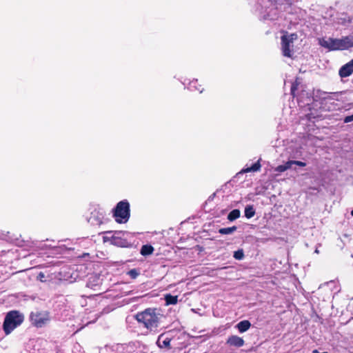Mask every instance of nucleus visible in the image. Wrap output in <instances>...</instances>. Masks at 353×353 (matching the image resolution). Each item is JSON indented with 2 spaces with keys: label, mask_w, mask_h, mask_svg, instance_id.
I'll return each instance as SVG.
<instances>
[{
  "label": "nucleus",
  "mask_w": 353,
  "mask_h": 353,
  "mask_svg": "<svg viewBox=\"0 0 353 353\" xmlns=\"http://www.w3.org/2000/svg\"><path fill=\"white\" fill-rule=\"evenodd\" d=\"M319 44L329 51L344 50L353 48V32L340 39L323 37L318 39Z\"/></svg>",
  "instance_id": "nucleus-1"
},
{
  "label": "nucleus",
  "mask_w": 353,
  "mask_h": 353,
  "mask_svg": "<svg viewBox=\"0 0 353 353\" xmlns=\"http://www.w3.org/2000/svg\"><path fill=\"white\" fill-rule=\"evenodd\" d=\"M163 314L157 308H147L136 315V319L139 323H143L147 329L152 331L156 330L160 324Z\"/></svg>",
  "instance_id": "nucleus-2"
},
{
  "label": "nucleus",
  "mask_w": 353,
  "mask_h": 353,
  "mask_svg": "<svg viewBox=\"0 0 353 353\" xmlns=\"http://www.w3.org/2000/svg\"><path fill=\"white\" fill-rule=\"evenodd\" d=\"M23 316L18 311H11L8 312L4 319L3 328L6 334H9L17 326L20 325L23 321Z\"/></svg>",
  "instance_id": "nucleus-3"
},
{
  "label": "nucleus",
  "mask_w": 353,
  "mask_h": 353,
  "mask_svg": "<svg viewBox=\"0 0 353 353\" xmlns=\"http://www.w3.org/2000/svg\"><path fill=\"white\" fill-rule=\"evenodd\" d=\"M114 216L118 223H125L130 218V204L126 200L119 202L114 210Z\"/></svg>",
  "instance_id": "nucleus-4"
},
{
  "label": "nucleus",
  "mask_w": 353,
  "mask_h": 353,
  "mask_svg": "<svg viewBox=\"0 0 353 353\" xmlns=\"http://www.w3.org/2000/svg\"><path fill=\"white\" fill-rule=\"evenodd\" d=\"M126 232H116L114 235L112 236V244L122 248H128L131 245V244L125 239L123 238Z\"/></svg>",
  "instance_id": "nucleus-5"
},
{
  "label": "nucleus",
  "mask_w": 353,
  "mask_h": 353,
  "mask_svg": "<svg viewBox=\"0 0 353 353\" xmlns=\"http://www.w3.org/2000/svg\"><path fill=\"white\" fill-rule=\"evenodd\" d=\"M30 319L32 323L38 327H42L48 321L46 314L39 312L31 313Z\"/></svg>",
  "instance_id": "nucleus-6"
},
{
  "label": "nucleus",
  "mask_w": 353,
  "mask_h": 353,
  "mask_svg": "<svg viewBox=\"0 0 353 353\" xmlns=\"http://www.w3.org/2000/svg\"><path fill=\"white\" fill-rule=\"evenodd\" d=\"M281 46L283 56L287 57H291V48L293 47V42H290L289 40H288V37L286 35H283L281 37Z\"/></svg>",
  "instance_id": "nucleus-7"
},
{
  "label": "nucleus",
  "mask_w": 353,
  "mask_h": 353,
  "mask_svg": "<svg viewBox=\"0 0 353 353\" xmlns=\"http://www.w3.org/2000/svg\"><path fill=\"white\" fill-rule=\"evenodd\" d=\"M274 6V9L282 11H286L292 4L291 0H270Z\"/></svg>",
  "instance_id": "nucleus-8"
},
{
  "label": "nucleus",
  "mask_w": 353,
  "mask_h": 353,
  "mask_svg": "<svg viewBox=\"0 0 353 353\" xmlns=\"http://www.w3.org/2000/svg\"><path fill=\"white\" fill-rule=\"evenodd\" d=\"M226 343L230 346L241 347L243 346L245 341L243 339V338L240 336H238L236 335H232L228 337Z\"/></svg>",
  "instance_id": "nucleus-9"
},
{
  "label": "nucleus",
  "mask_w": 353,
  "mask_h": 353,
  "mask_svg": "<svg viewBox=\"0 0 353 353\" xmlns=\"http://www.w3.org/2000/svg\"><path fill=\"white\" fill-rule=\"evenodd\" d=\"M353 73V67L349 61L343 65L339 71V74L341 78H345L350 76Z\"/></svg>",
  "instance_id": "nucleus-10"
},
{
  "label": "nucleus",
  "mask_w": 353,
  "mask_h": 353,
  "mask_svg": "<svg viewBox=\"0 0 353 353\" xmlns=\"http://www.w3.org/2000/svg\"><path fill=\"white\" fill-rule=\"evenodd\" d=\"M251 327V323L248 320H244L240 321L239 323L236 324V327L238 329L239 332L243 333L246 332L249 328Z\"/></svg>",
  "instance_id": "nucleus-11"
},
{
  "label": "nucleus",
  "mask_w": 353,
  "mask_h": 353,
  "mask_svg": "<svg viewBox=\"0 0 353 353\" xmlns=\"http://www.w3.org/2000/svg\"><path fill=\"white\" fill-rule=\"evenodd\" d=\"M170 339L168 337L164 338L163 335H160L157 340V345L161 348L168 347L170 344Z\"/></svg>",
  "instance_id": "nucleus-12"
},
{
  "label": "nucleus",
  "mask_w": 353,
  "mask_h": 353,
  "mask_svg": "<svg viewBox=\"0 0 353 353\" xmlns=\"http://www.w3.org/2000/svg\"><path fill=\"white\" fill-rule=\"evenodd\" d=\"M260 168H261V164H260L259 161H258L256 163H254L252 166L243 169L241 172L246 173V172H256V171H259L260 170Z\"/></svg>",
  "instance_id": "nucleus-13"
},
{
  "label": "nucleus",
  "mask_w": 353,
  "mask_h": 353,
  "mask_svg": "<svg viewBox=\"0 0 353 353\" xmlns=\"http://www.w3.org/2000/svg\"><path fill=\"white\" fill-rule=\"evenodd\" d=\"M154 251V248L150 245H144L141 247V254L143 256L152 254Z\"/></svg>",
  "instance_id": "nucleus-14"
},
{
  "label": "nucleus",
  "mask_w": 353,
  "mask_h": 353,
  "mask_svg": "<svg viewBox=\"0 0 353 353\" xmlns=\"http://www.w3.org/2000/svg\"><path fill=\"white\" fill-rule=\"evenodd\" d=\"M165 301L166 305H174L178 301V296L168 294L165 295Z\"/></svg>",
  "instance_id": "nucleus-15"
},
{
  "label": "nucleus",
  "mask_w": 353,
  "mask_h": 353,
  "mask_svg": "<svg viewBox=\"0 0 353 353\" xmlns=\"http://www.w3.org/2000/svg\"><path fill=\"white\" fill-rule=\"evenodd\" d=\"M241 212L239 210L235 209L232 210L228 215V219L233 221L240 216Z\"/></svg>",
  "instance_id": "nucleus-16"
},
{
  "label": "nucleus",
  "mask_w": 353,
  "mask_h": 353,
  "mask_svg": "<svg viewBox=\"0 0 353 353\" xmlns=\"http://www.w3.org/2000/svg\"><path fill=\"white\" fill-rule=\"evenodd\" d=\"M255 214V210L252 205H247L245 208V216L248 219L253 217Z\"/></svg>",
  "instance_id": "nucleus-17"
},
{
  "label": "nucleus",
  "mask_w": 353,
  "mask_h": 353,
  "mask_svg": "<svg viewBox=\"0 0 353 353\" xmlns=\"http://www.w3.org/2000/svg\"><path fill=\"white\" fill-rule=\"evenodd\" d=\"M237 230L236 226H232L230 228H221L219 230V232L221 234H230L234 232Z\"/></svg>",
  "instance_id": "nucleus-18"
},
{
  "label": "nucleus",
  "mask_w": 353,
  "mask_h": 353,
  "mask_svg": "<svg viewBox=\"0 0 353 353\" xmlns=\"http://www.w3.org/2000/svg\"><path fill=\"white\" fill-rule=\"evenodd\" d=\"M234 258L236 260H242L244 257V253L243 250H238L234 252Z\"/></svg>",
  "instance_id": "nucleus-19"
},
{
  "label": "nucleus",
  "mask_w": 353,
  "mask_h": 353,
  "mask_svg": "<svg viewBox=\"0 0 353 353\" xmlns=\"http://www.w3.org/2000/svg\"><path fill=\"white\" fill-rule=\"evenodd\" d=\"M128 274L131 278L136 279L139 274L135 269H132L128 272Z\"/></svg>",
  "instance_id": "nucleus-20"
},
{
  "label": "nucleus",
  "mask_w": 353,
  "mask_h": 353,
  "mask_svg": "<svg viewBox=\"0 0 353 353\" xmlns=\"http://www.w3.org/2000/svg\"><path fill=\"white\" fill-rule=\"evenodd\" d=\"M288 37V40H289L290 42H293L294 40L297 39V35L296 34H291L290 35H286Z\"/></svg>",
  "instance_id": "nucleus-21"
},
{
  "label": "nucleus",
  "mask_w": 353,
  "mask_h": 353,
  "mask_svg": "<svg viewBox=\"0 0 353 353\" xmlns=\"http://www.w3.org/2000/svg\"><path fill=\"white\" fill-rule=\"evenodd\" d=\"M293 165H296L300 167H305L306 165V163L305 162L300 161H293Z\"/></svg>",
  "instance_id": "nucleus-22"
},
{
  "label": "nucleus",
  "mask_w": 353,
  "mask_h": 353,
  "mask_svg": "<svg viewBox=\"0 0 353 353\" xmlns=\"http://www.w3.org/2000/svg\"><path fill=\"white\" fill-rule=\"evenodd\" d=\"M275 170L277 172H283L286 171V169H285L284 164H283V165H280L278 167H276Z\"/></svg>",
  "instance_id": "nucleus-23"
},
{
  "label": "nucleus",
  "mask_w": 353,
  "mask_h": 353,
  "mask_svg": "<svg viewBox=\"0 0 353 353\" xmlns=\"http://www.w3.org/2000/svg\"><path fill=\"white\" fill-rule=\"evenodd\" d=\"M286 170L292 168L293 165V161H288L285 163H284Z\"/></svg>",
  "instance_id": "nucleus-24"
},
{
  "label": "nucleus",
  "mask_w": 353,
  "mask_h": 353,
  "mask_svg": "<svg viewBox=\"0 0 353 353\" xmlns=\"http://www.w3.org/2000/svg\"><path fill=\"white\" fill-rule=\"evenodd\" d=\"M94 219L95 220V218H94L93 216H91L89 221H90L92 224H94ZM101 223H102V221L101 219H96L95 223L101 224Z\"/></svg>",
  "instance_id": "nucleus-25"
},
{
  "label": "nucleus",
  "mask_w": 353,
  "mask_h": 353,
  "mask_svg": "<svg viewBox=\"0 0 353 353\" xmlns=\"http://www.w3.org/2000/svg\"><path fill=\"white\" fill-rule=\"evenodd\" d=\"M351 121H353V114L344 118V123H350Z\"/></svg>",
  "instance_id": "nucleus-26"
},
{
  "label": "nucleus",
  "mask_w": 353,
  "mask_h": 353,
  "mask_svg": "<svg viewBox=\"0 0 353 353\" xmlns=\"http://www.w3.org/2000/svg\"><path fill=\"white\" fill-rule=\"evenodd\" d=\"M351 121H353V114L344 118V123H350Z\"/></svg>",
  "instance_id": "nucleus-27"
},
{
  "label": "nucleus",
  "mask_w": 353,
  "mask_h": 353,
  "mask_svg": "<svg viewBox=\"0 0 353 353\" xmlns=\"http://www.w3.org/2000/svg\"><path fill=\"white\" fill-rule=\"evenodd\" d=\"M44 278H45V274L43 273V272H40L38 276H37V279L39 280H40L41 281L43 282L45 281H44Z\"/></svg>",
  "instance_id": "nucleus-28"
},
{
  "label": "nucleus",
  "mask_w": 353,
  "mask_h": 353,
  "mask_svg": "<svg viewBox=\"0 0 353 353\" xmlns=\"http://www.w3.org/2000/svg\"><path fill=\"white\" fill-rule=\"evenodd\" d=\"M268 18L270 20H274L275 19V17L273 16V15H270V14H268Z\"/></svg>",
  "instance_id": "nucleus-29"
},
{
  "label": "nucleus",
  "mask_w": 353,
  "mask_h": 353,
  "mask_svg": "<svg viewBox=\"0 0 353 353\" xmlns=\"http://www.w3.org/2000/svg\"><path fill=\"white\" fill-rule=\"evenodd\" d=\"M312 353H321V352H319L317 350H314L312 351ZM321 353H327V352H321Z\"/></svg>",
  "instance_id": "nucleus-30"
},
{
  "label": "nucleus",
  "mask_w": 353,
  "mask_h": 353,
  "mask_svg": "<svg viewBox=\"0 0 353 353\" xmlns=\"http://www.w3.org/2000/svg\"><path fill=\"white\" fill-rule=\"evenodd\" d=\"M314 252L316 253V254L319 253V251L318 248H316Z\"/></svg>",
  "instance_id": "nucleus-31"
},
{
  "label": "nucleus",
  "mask_w": 353,
  "mask_h": 353,
  "mask_svg": "<svg viewBox=\"0 0 353 353\" xmlns=\"http://www.w3.org/2000/svg\"><path fill=\"white\" fill-rule=\"evenodd\" d=\"M350 62V63L352 64V65L353 67V59Z\"/></svg>",
  "instance_id": "nucleus-32"
},
{
  "label": "nucleus",
  "mask_w": 353,
  "mask_h": 353,
  "mask_svg": "<svg viewBox=\"0 0 353 353\" xmlns=\"http://www.w3.org/2000/svg\"><path fill=\"white\" fill-rule=\"evenodd\" d=\"M350 62V63L352 64V65L353 67V59Z\"/></svg>",
  "instance_id": "nucleus-33"
},
{
  "label": "nucleus",
  "mask_w": 353,
  "mask_h": 353,
  "mask_svg": "<svg viewBox=\"0 0 353 353\" xmlns=\"http://www.w3.org/2000/svg\"><path fill=\"white\" fill-rule=\"evenodd\" d=\"M291 90H292V92H293V90H294V88L293 87L291 88Z\"/></svg>",
  "instance_id": "nucleus-34"
},
{
  "label": "nucleus",
  "mask_w": 353,
  "mask_h": 353,
  "mask_svg": "<svg viewBox=\"0 0 353 353\" xmlns=\"http://www.w3.org/2000/svg\"><path fill=\"white\" fill-rule=\"evenodd\" d=\"M351 214L353 216V210L351 212Z\"/></svg>",
  "instance_id": "nucleus-35"
}]
</instances>
